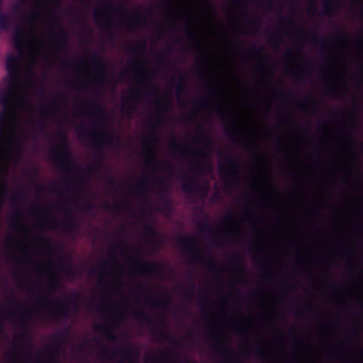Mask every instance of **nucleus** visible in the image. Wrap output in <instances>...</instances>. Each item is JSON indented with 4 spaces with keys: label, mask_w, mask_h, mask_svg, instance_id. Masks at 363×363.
<instances>
[{
    "label": "nucleus",
    "mask_w": 363,
    "mask_h": 363,
    "mask_svg": "<svg viewBox=\"0 0 363 363\" xmlns=\"http://www.w3.org/2000/svg\"><path fill=\"white\" fill-rule=\"evenodd\" d=\"M257 251H259V250H266L268 251L269 253H272V250L271 248H269L267 247V246H265L264 245H263L262 243L261 242H257Z\"/></svg>",
    "instance_id": "obj_15"
},
{
    "label": "nucleus",
    "mask_w": 363,
    "mask_h": 363,
    "mask_svg": "<svg viewBox=\"0 0 363 363\" xmlns=\"http://www.w3.org/2000/svg\"><path fill=\"white\" fill-rule=\"evenodd\" d=\"M169 149L170 153L176 156L177 155L183 156L186 154V148L183 147L182 145L179 144L177 139L175 138H171L169 142Z\"/></svg>",
    "instance_id": "obj_10"
},
{
    "label": "nucleus",
    "mask_w": 363,
    "mask_h": 363,
    "mask_svg": "<svg viewBox=\"0 0 363 363\" xmlns=\"http://www.w3.org/2000/svg\"><path fill=\"white\" fill-rule=\"evenodd\" d=\"M347 250V247L345 244H342V249H340L339 246L335 242L330 243V251L333 255L335 257H342L343 254Z\"/></svg>",
    "instance_id": "obj_12"
},
{
    "label": "nucleus",
    "mask_w": 363,
    "mask_h": 363,
    "mask_svg": "<svg viewBox=\"0 0 363 363\" xmlns=\"http://www.w3.org/2000/svg\"><path fill=\"white\" fill-rule=\"evenodd\" d=\"M252 216V211L247 207L245 214L238 217L228 212L216 225H210L208 220L200 222L197 237L180 235L177 240V247L190 264L199 263L213 270L216 266L214 248L226 247L232 240H242L244 236L242 225L247 224Z\"/></svg>",
    "instance_id": "obj_3"
},
{
    "label": "nucleus",
    "mask_w": 363,
    "mask_h": 363,
    "mask_svg": "<svg viewBox=\"0 0 363 363\" xmlns=\"http://www.w3.org/2000/svg\"><path fill=\"white\" fill-rule=\"evenodd\" d=\"M354 293L357 303L363 306V284H361L357 288L354 289Z\"/></svg>",
    "instance_id": "obj_13"
},
{
    "label": "nucleus",
    "mask_w": 363,
    "mask_h": 363,
    "mask_svg": "<svg viewBox=\"0 0 363 363\" xmlns=\"http://www.w3.org/2000/svg\"><path fill=\"white\" fill-rule=\"evenodd\" d=\"M354 1H355L356 3H359L361 1V0H353Z\"/></svg>",
    "instance_id": "obj_24"
},
{
    "label": "nucleus",
    "mask_w": 363,
    "mask_h": 363,
    "mask_svg": "<svg viewBox=\"0 0 363 363\" xmlns=\"http://www.w3.org/2000/svg\"><path fill=\"white\" fill-rule=\"evenodd\" d=\"M249 330V325L247 323L238 324L235 326V331L240 334H245Z\"/></svg>",
    "instance_id": "obj_14"
},
{
    "label": "nucleus",
    "mask_w": 363,
    "mask_h": 363,
    "mask_svg": "<svg viewBox=\"0 0 363 363\" xmlns=\"http://www.w3.org/2000/svg\"><path fill=\"white\" fill-rule=\"evenodd\" d=\"M134 72L135 80L140 84L134 85L123 96V108H127L128 115L132 117L137 112L138 104L142 103L145 96H148L152 101L156 114L160 121L165 106L163 96L153 82L156 74L155 72L139 62L135 65Z\"/></svg>",
    "instance_id": "obj_4"
},
{
    "label": "nucleus",
    "mask_w": 363,
    "mask_h": 363,
    "mask_svg": "<svg viewBox=\"0 0 363 363\" xmlns=\"http://www.w3.org/2000/svg\"><path fill=\"white\" fill-rule=\"evenodd\" d=\"M285 57L289 58L290 60H294V52L291 51V50H289L286 55H285Z\"/></svg>",
    "instance_id": "obj_17"
},
{
    "label": "nucleus",
    "mask_w": 363,
    "mask_h": 363,
    "mask_svg": "<svg viewBox=\"0 0 363 363\" xmlns=\"http://www.w3.org/2000/svg\"><path fill=\"white\" fill-rule=\"evenodd\" d=\"M340 5V0H325L323 2L322 11L326 16H331L337 12Z\"/></svg>",
    "instance_id": "obj_9"
},
{
    "label": "nucleus",
    "mask_w": 363,
    "mask_h": 363,
    "mask_svg": "<svg viewBox=\"0 0 363 363\" xmlns=\"http://www.w3.org/2000/svg\"><path fill=\"white\" fill-rule=\"evenodd\" d=\"M254 1H255V0H245V1H240V2H238V4H239L238 6L240 7L239 8L240 13L241 14L243 22L245 23H251V17H250L249 11H247V9L246 8V5L248 4H253Z\"/></svg>",
    "instance_id": "obj_11"
},
{
    "label": "nucleus",
    "mask_w": 363,
    "mask_h": 363,
    "mask_svg": "<svg viewBox=\"0 0 363 363\" xmlns=\"http://www.w3.org/2000/svg\"><path fill=\"white\" fill-rule=\"evenodd\" d=\"M106 208L107 209H108V208H109V205H108V204H106Z\"/></svg>",
    "instance_id": "obj_26"
},
{
    "label": "nucleus",
    "mask_w": 363,
    "mask_h": 363,
    "mask_svg": "<svg viewBox=\"0 0 363 363\" xmlns=\"http://www.w3.org/2000/svg\"><path fill=\"white\" fill-rule=\"evenodd\" d=\"M316 11H317V8L315 6H311V8H310V11H309V13H311V15L312 16H314L316 13Z\"/></svg>",
    "instance_id": "obj_18"
},
{
    "label": "nucleus",
    "mask_w": 363,
    "mask_h": 363,
    "mask_svg": "<svg viewBox=\"0 0 363 363\" xmlns=\"http://www.w3.org/2000/svg\"><path fill=\"white\" fill-rule=\"evenodd\" d=\"M303 108H304V109H306V108H307V105H306V104H303Z\"/></svg>",
    "instance_id": "obj_23"
},
{
    "label": "nucleus",
    "mask_w": 363,
    "mask_h": 363,
    "mask_svg": "<svg viewBox=\"0 0 363 363\" xmlns=\"http://www.w3.org/2000/svg\"><path fill=\"white\" fill-rule=\"evenodd\" d=\"M182 188L189 195H195L199 199H204L208 191V184L194 176L184 174L180 178Z\"/></svg>",
    "instance_id": "obj_6"
},
{
    "label": "nucleus",
    "mask_w": 363,
    "mask_h": 363,
    "mask_svg": "<svg viewBox=\"0 0 363 363\" xmlns=\"http://www.w3.org/2000/svg\"><path fill=\"white\" fill-rule=\"evenodd\" d=\"M74 70L75 77L69 86L77 93L72 114L74 120L79 121L75 125L79 135L87 139L98 150L106 145H121L118 135L110 125L108 113L96 103H90L85 96L91 91L92 85L98 89L104 87L106 77L105 65L101 62H94L91 69L89 63L83 60L75 65Z\"/></svg>",
    "instance_id": "obj_2"
},
{
    "label": "nucleus",
    "mask_w": 363,
    "mask_h": 363,
    "mask_svg": "<svg viewBox=\"0 0 363 363\" xmlns=\"http://www.w3.org/2000/svg\"><path fill=\"white\" fill-rule=\"evenodd\" d=\"M333 87L334 90H336L337 89V87H338V84L337 83H335V82H333Z\"/></svg>",
    "instance_id": "obj_21"
},
{
    "label": "nucleus",
    "mask_w": 363,
    "mask_h": 363,
    "mask_svg": "<svg viewBox=\"0 0 363 363\" xmlns=\"http://www.w3.org/2000/svg\"><path fill=\"white\" fill-rule=\"evenodd\" d=\"M342 74H343V73L342 72V73L340 74V75L338 77V78H339L340 79H341V77H342Z\"/></svg>",
    "instance_id": "obj_25"
},
{
    "label": "nucleus",
    "mask_w": 363,
    "mask_h": 363,
    "mask_svg": "<svg viewBox=\"0 0 363 363\" xmlns=\"http://www.w3.org/2000/svg\"><path fill=\"white\" fill-rule=\"evenodd\" d=\"M113 11L114 6L111 4L94 10V19L101 28L108 30L110 28Z\"/></svg>",
    "instance_id": "obj_7"
},
{
    "label": "nucleus",
    "mask_w": 363,
    "mask_h": 363,
    "mask_svg": "<svg viewBox=\"0 0 363 363\" xmlns=\"http://www.w3.org/2000/svg\"><path fill=\"white\" fill-rule=\"evenodd\" d=\"M211 142L209 140H205V147L203 149H198V154L203 160V163L201 164L199 161H197V167L199 173L208 172L211 169V166L209 164L208 153L211 150Z\"/></svg>",
    "instance_id": "obj_8"
},
{
    "label": "nucleus",
    "mask_w": 363,
    "mask_h": 363,
    "mask_svg": "<svg viewBox=\"0 0 363 363\" xmlns=\"http://www.w3.org/2000/svg\"><path fill=\"white\" fill-rule=\"evenodd\" d=\"M213 272H214V273H216L217 272H216V271H214Z\"/></svg>",
    "instance_id": "obj_27"
},
{
    "label": "nucleus",
    "mask_w": 363,
    "mask_h": 363,
    "mask_svg": "<svg viewBox=\"0 0 363 363\" xmlns=\"http://www.w3.org/2000/svg\"><path fill=\"white\" fill-rule=\"evenodd\" d=\"M177 6V11L181 13V14H184L186 11H184L183 6L181 5V3L180 2H178L177 3V5L176 6Z\"/></svg>",
    "instance_id": "obj_16"
},
{
    "label": "nucleus",
    "mask_w": 363,
    "mask_h": 363,
    "mask_svg": "<svg viewBox=\"0 0 363 363\" xmlns=\"http://www.w3.org/2000/svg\"><path fill=\"white\" fill-rule=\"evenodd\" d=\"M109 182L113 185V186H114V187L116 186L117 184L115 182V181L112 178L109 179Z\"/></svg>",
    "instance_id": "obj_20"
},
{
    "label": "nucleus",
    "mask_w": 363,
    "mask_h": 363,
    "mask_svg": "<svg viewBox=\"0 0 363 363\" xmlns=\"http://www.w3.org/2000/svg\"><path fill=\"white\" fill-rule=\"evenodd\" d=\"M274 41H275V45L277 47L279 46V43H281V36H278L277 38H276L274 39Z\"/></svg>",
    "instance_id": "obj_19"
},
{
    "label": "nucleus",
    "mask_w": 363,
    "mask_h": 363,
    "mask_svg": "<svg viewBox=\"0 0 363 363\" xmlns=\"http://www.w3.org/2000/svg\"><path fill=\"white\" fill-rule=\"evenodd\" d=\"M50 157L53 163H75L69 154L66 137L62 131L50 147Z\"/></svg>",
    "instance_id": "obj_5"
},
{
    "label": "nucleus",
    "mask_w": 363,
    "mask_h": 363,
    "mask_svg": "<svg viewBox=\"0 0 363 363\" xmlns=\"http://www.w3.org/2000/svg\"><path fill=\"white\" fill-rule=\"evenodd\" d=\"M352 127H353V128H354V127H355V125H355V122H354V121H352Z\"/></svg>",
    "instance_id": "obj_22"
},
{
    "label": "nucleus",
    "mask_w": 363,
    "mask_h": 363,
    "mask_svg": "<svg viewBox=\"0 0 363 363\" xmlns=\"http://www.w3.org/2000/svg\"><path fill=\"white\" fill-rule=\"evenodd\" d=\"M159 138L152 134L145 137L142 145L144 170L138 177H130L119 187L123 195L114 199L113 213L128 220L123 235L107 249L97 261L95 272H163L162 264L146 260L145 257L159 250L163 236L157 232L146 218L155 212L168 214L169 202L164 199L174 177L172 164L159 160L156 146Z\"/></svg>",
    "instance_id": "obj_1"
}]
</instances>
